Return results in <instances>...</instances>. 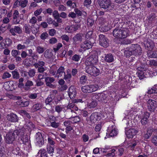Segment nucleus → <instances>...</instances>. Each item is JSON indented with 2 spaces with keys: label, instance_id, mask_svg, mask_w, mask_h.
<instances>
[{
  "label": "nucleus",
  "instance_id": "1",
  "mask_svg": "<svg viewBox=\"0 0 157 157\" xmlns=\"http://www.w3.org/2000/svg\"><path fill=\"white\" fill-rule=\"evenodd\" d=\"M18 138L23 142H26L28 140L26 135H25L23 129L15 130L13 133L10 132L7 134L5 136L6 141L7 143H12L15 139Z\"/></svg>",
  "mask_w": 157,
  "mask_h": 157
},
{
  "label": "nucleus",
  "instance_id": "2",
  "mask_svg": "<svg viewBox=\"0 0 157 157\" xmlns=\"http://www.w3.org/2000/svg\"><path fill=\"white\" fill-rule=\"evenodd\" d=\"M98 2L101 7L109 11L113 7L110 0H98Z\"/></svg>",
  "mask_w": 157,
  "mask_h": 157
},
{
  "label": "nucleus",
  "instance_id": "3",
  "mask_svg": "<svg viewBox=\"0 0 157 157\" xmlns=\"http://www.w3.org/2000/svg\"><path fill=\"white\" fill-rule=\"evenodd\" d=\"M99 86L97 84L87 85L82 87V90L84 93H90L97 90Z\"/></svg>",
  "mask_w": 157,
  "mask_h": 157
},
{
  "label": "nucleus",
  "instance_id": "4",
  "mask_svg": "<svg viewBox=\"0 0 157 157\" xmlns=\"http://www.w3.org/2000/svg\"><path fill=\"white\" fill-rule=\"evenodd\" d=\"M86 71L89 74L94 76L98 75L100 73L99 70L94 66H86Z\"/></svg>",
  "mask_w": 157,
  "mask_h": 157
},
{
  "label": "nucleus",
  "instance_id": "5",
  "mask_svg": "<svg viewBox=\"0 0 157 157\" xmlns=\"http://www.w3.org/2000/svg\"><path fill=\"white\" fill-rule=\"evenodd\" d=\"M93 100H96L101 103H105L108 99L107 96L103 93H99L94 95L92 98Z\"/></svg>",
  "mask_w": 157,
  "mask_h": 157
},
{
  "label": "nucleus",
  "instance_id": "6",
  "mask_svg": "<svg viewBox=\"0 0 157 157\" xmlns=\"http://www.w3.org/2000/svg\"><path fill=\"white\" fill-rule=\"evenodd\" d=\"M130 48L134 55L136 56L141 55L142 50L139 45L138 44H132Z\"/></svg>",
  "mask_w": 157,
  "mask_h": 157
},
{
  "label": "nucleus",
  "instance_id": "7",
  "mask_svg": "<svg viewBox=\"0 0 157 157\" xmlns=\"http://www.w3.org/2000/svg\"><path fill=\"white\" fill-rule=\"evenodd\" d=\"M147 105L148 109L151 112H154L157 106L156 101L151 99L148 100Z\"/></svg>",
  "mask_w": 157,
  "mask_h": 157
},
{
  "label": "nucleus",
  "instance_id": "8",
  "mask_svg": "<svg viewBox=\"0 0 157 157\" xmlns=\"http://www.w3.org/2000/svg\"><path fill=\"white\" fill-rule=\"evenodd\" d=\"M36 137V140L37 145L40 147H41L44 144V141L41 133H37Z\"/></svg>",
  "mask_w": 157,
  "mask_h": 157
},
{
  "label": "nucleus",
  "instance_id": "9",
  "mask_svg": "<svg viewBox=\"0 0 157 157\" xmlns=\"http://www.w3.org/2000/svg\"><path fill=\"white\" fill-rule=\"evenodd\" d=\"M80 27V25L75 24L67 26L65 29L66 31L69 33H72L76 31Z\"/></svg>",
  "mask_w": 157,
  "mask_h": 157
},
{
  "label": "nucleus",
  "instance_id": "10",
  "mask_svg": "<svg viewBox=\"0 0 157 157\" xmlns=\"http://www.w3.org/2000/svg\"><path fill=\"white\" fill-rule=\"evenodd\" d=\"M98 62L97 59L93 56H90L86 59L85 61V64L86 66H91V64H95Z\"/></svg>",
  "mask_w": 157,
  "mask_h": 157
},
{
  "label": "nucleus",
  "instance_id": "11",
  "mask_svg": "<svg viewBox=\"0 0 157 157\" xmlns=\"http://www.w3.org/2000/svg\"><path fill=\"white\" fill-rule=\"evenodd\" d=\"M65 68L63 67H60L57 71L55 77H58L60 78H63L65 77V73L64 71Z\"/></svg>",
  "mask_w": 157,
  "mask_h": 157
},
{
  "label": "nucleus",
  "instance_id": "12",
  "mask_svg": "<svg viewBox=\"0 0 157 157\" xmlns=\"http://www.w3.org/2000/svg\"><path fill=\"white\" fill-rule=\"evenodd\" d=\"M144 42L145 48L147 51L152 50L155 46L154 43L151 40H146Z\"/></svg>",
  "mask_w": 157,
  "mask_h": 157
},
{
  "label": "nucleus",
  "instance_id": "13",
  "mask_svg": "<svg viewBox=\"0 0 157 157\" xmlns=\"http://www.w3.org/2000/svg\"><path fill=\"white\" fill-rule=\"evenodd\" d=\"M55 80L54 78L50 77H46L45 80L47 86L52 88H53L55 87V85L52 84V83L54 82Z\"/></svg>",
  "mask_w": 157,
  "mask_h": 157
},
{
  "label": "nucleus",
  "instance_id": "14",
  "mask_svg": "<svg viewBox=\"0 0 157 157\" xmlns=\"http://www.w3.org/2000/svg\"><path fill=\"white\" fill-rule=\"evenodd\" d=\"M100 114L97 112L94 113L91 115L90 117V121L95 123L97 121L100 120Z\"/></svg>",
  "mask_w": 157,
  "mask_h": 157
},
{
  "label": "nucleus",
  "instance_id": "15",
  "mask_svg": "<svg viewBox=\"0 0 157 157\" xmlns=\"http://www.w3.org/2000/svg\"><path fill=\"white\" fill-rule=\"evenodd\" d=\"M138 132V131L134 128H131L127 131L126 134L127 137L129 138H132Z\"/></svg>",
  "mask_w": 157,
  "mask_h": 157
},
{
  "label": "nucleus",
  "instance_id": "16",
  "mask_svg": "<svg viewBox=\"0 0 157 157\" xmlns=\"http://www.w3.org/2000/svg\"><path fill=\"white\" fill-rule=\"evenodd\" d=\"M37 58V56L30 53V62H31L30 64L33 65L36 68L38 67V63H36Z\"/></svg>",
  "mask_w": 157,
  "mask_h": 157
},
{
  "label": "nucleus",
  "instance_id": "17",
  "mask_svg": "<svg viewBox=\"0 0 157 157\" xmlns=\"http://www.w3.org/2000/svg\"><path fill=\"white\" fill-rule=\"evenodd\" d=\"M68 94L70 98H74L76 95L75 88L73 86H71L69 88Z\"/></svg>",
  "mask_w": 157,
  "mask_h": 157
},
{
  "label": "nucleus",
  "instance_id": "18",
  "mask_svg": "<svg viewBox=\"0 0 157 157\" xmlns=\"http://www.w3.org/2000/svg\"><path fill=\"white\" fill-rule=\"evenodd\" d=\"M28 3L26 0H17L14 3V5L16 6H20L22 7H25Z\"/></svg>",
  "mask_w": 157,
  "mask_h": 157
},
{
  "label": "nucleus",
  "instance_id": "19",
  "mask_svg": "<svg viewBox=\"0 0 157 157\" xmlns=\"http://www.w3.org/2000/svg\"><path fill=\"white\" fill-rule=\"evenodd\" d=\"M92 45L93 44L89 41V40H86L82 43L81 47L85 49H88L91 48Z\"/></svg>",
  "mask_w": 157,
  "mask_h": 157
},
{
  "label": "nucleus",
  "instance_id": "20",
  "mask_svg": "<svg viewBox=\"0 0 157 157\" xmlns=\"http://www.w3.org/2000/svg\"><path fill=\"white\" fill-rule=\"evenodd\" d=\"M105 61L108 63H111L114 60V56L111 53L105 55L104 58Z\"/></svg>",
  "mask_w": 157,
  "mask_h": 157
},
{
  "label": "nucleus",
  "instance_id": "21",
  "mask_svg": "<svg viewBox=\"0 0 157 157\" xmlns=\"http://www.w3.org/2000/svg\"><path fill=\"white\" fill-rule=\"evenodd\" d=\"M150 116V114L147 112L144 113L143 117L141 120V123L143 125L146 124L148 121V118Z\"/></svg>",
  "mask_w": 157,
  "mask_h": 157
},
{
  "label": "nucleus",
  "instance_id": "22",
  "mask_svg": "<svg viewBox=\"0 0 157 157\" xmlns=\"http://www.w3.org/2000/svg\"><path fill=\"white\" fill-rule=\"evenodd\" d=\"M7 118L8 120L12 122H15L17 121V115L13 113L8 114L7 116Z\"/></svg>",
  "mask_w": 157,
  "mask_h": 157
},
{
  "label": "nucleus",
  "instance_id": "23",
  "mask_svg": "<svg viewBox=\"0 0 157 157\" xmlns=\"http://www.w3.org/2000/svg\"><path fill=\"white\" fill-rule=\"evenodd\" d=\"M10 32L13 35H15V33L20 34L21 33L22 30L19 27L15 26L14 28L10 29Z\"/></svg>",
  "mask_w": 157,
  "mask_h": 157
},
{
  "label": "nucleus",
  "instance_id": "24",
  "mask_svg": "<svg viewBox=\"0 0 157 157\" xmlns=\"http://www.w3.org/2000/svg\"><path fill=\"white\" fill-rule=\"evenodd\" d=\"M121 30L116 28L113 31V35L116 38H121Z\"/></svg>",
  "mask_w": 157,
  "mask_h": 157
},
{
  "label": "nucleus",
  "instance_id": "25",
  "mask_svg": "<svg viewBox=\"0 0 157 157\" xmlns=\"http://www.w3.org/2000/svg\"><path fill=\"white\" fill-rule=\"evenodd\" d=\"M152 50L147 51V56L150 58H155L157 57V51H152Z\"/></svg>",
  "mask_w": 157,
  "mask_h": 157
},
{
  "label": "nucleus",
  "instance_id": "26",
  "mask_svg": "<svg viewBox=\"0 0 157 157\" xmlns=\"http://www.w3.org/2000/svg\"><path fill=\"white\" fill-rule=\"evenodd\" d=\"M121 36V38H125L129 35V31L128 29L126 28L123 29L122 30Z\"/></svg>",
  "mask_w": 157,
  "mask_h": 157
},
{
  "label": "nucleus",
  "instance_id": "27",
  "mask_svg": "<svg viewBox=\"0 0 157 157\" xmlns=\"http://www.w3.org/2000/svg\"><path fill=\"white\" fill-rule=\"evenodd\" d=\"M75 110L73 109H67V114L70 118H72L73 117L76 115V113L75 112Z\"/></svg>",
  "mask_w": 157,
  "mask_h": 157
},
{
  "label": "nucleus",
  "instance_id": "28",
  "mask_svg": "<svg viewBox=\"0 0 157 157\" xmlns=\"http://www.w3.org/2000/svg\"><path fill=\"white\" fill-rule=\"evenodd\" d=\"M133 55L132 52L131 48H127L124 51V55L126 57H128Z\"/></svg>",
  "mask_w": 157,
  "mask_h": 157
},
{
  "label": "nucleus",
  "instance_id": "29",
  "mask_svg": "<svg viewBox=\"0 0 157 157\" xmlns=\"http://www.w3.org/2000/svg\"><path fill=\"white\" fill-rule=\"evenodd\" d=\"M44 57L47 58H51L52 56V50L50 49H47L44 53Z\"/></svg>",
  "mask_w": 157,
  "mask_h": 157
},
{
  "label": "nucleus",
  "instance_id": "30",
  "mask_svg": "<svg viewBox=\"0 0 157 157\" xmlns=\"http://www.w3.org/2000/svg\"><path fill=\"white\" fill-rule=\"evenodd\" d=\"M73 102L71 103H69L67 106V109H73L75 111H77L78 110V108L75 105Z\"/></svg>",
  "mask_w": 157,
  "mask_h": 157
},
{
  "label": "nucleus",
  "instance_id": "31",
  "mask_svg": "<svg viewBox=\"0 0 157 157\" xmlns=\"http://www.w3.org/2000/svg\"><path fill=\"white\" fill-rule=\"evenodd\" d=\"M54 98V96L52 94L49 95L46 99L45 102L46 105L49 104Z\"/></svg>",
  "mask_w": 157,
  "mask_h": 157
},
{
  "label": "nucleus",
  "instance_id": "32",
  "mask_svg": "<svg viewBox=\"0 0 157 157\" xmlns=\"http://www.w3.org/2000/svg\"><path fill=\"white\" fill-rule=\"evenodd\" d=\"M100 45L104 47H107L108 46L109 43L107 40H99Z\"/></svg>",
  "mask_w": 157,
  "mask_h": 157
},
{
  "label": "nucleus",
  "instance_id": "33",
  "mask_svg": "<svg viewBox=\"0 0 157 157\" xmlns=\"http://www.w3.org/2000/svg\"><path fill=\"white\" fill-rule=\"evenodd\" d=\"M41 108V105L40 104L37 103L33 106L32 108V110L33 112H34L39 110Z\"/></svg>",
  "mask_w": 157,
  "mask_h": 157
},
{
  "label": "nucleus",
  "instance_id": "34",
  "mask_svg": "<svg viewBox=\"0 0 157 157\" xmlns=\"http://www.w3.org/2000/svg\"><path fill=\"white\" fill-rule=\"evenodd\" d=\"M110 132L109 133V135L111 137H113L116 136L117 134V132L115 128L111 129V127H110Z\"/></svg>",
  "mask_w": 157,
  "mask_h": 157
},
{
  "label": "nucleus",
  "instance_id": "35",
  "mask_svg": "<svg viewBox=\"0 0 157 157\" xmlns=\"http://www.w3.org/2000/svg\"><path fill=\"white\" fill-rule=\"evenodd\" d=\"M148 93L149 94H157V87L154 86L148 91Z\"/></svg>",
  "mask_w": 157,
  "mask_h": 157
},
{
  "label": "nucleus",
  "instance_id": "36",
  "mask_svg": "<svg viewBox=\"0 0 157 157\" xmlns=\"http://www.w3.org/2000/svg\"><path fill=\"white\" fill-rule=\"evenodd\" d=\"M110 28L108 25L101 26L99 28V30L101 32H106L110 29Z\"/></svg>",
  "mask_w": 157,
  "mask_h": 157
},
{
  "label": "nucleus",
  "instance_id": "37",
  "mask_svg": "<svg viewBox=\"0 0 157 157\" xmlns=\"http://www.w3.org/2000/svg\"><path fill=\"white\" fill-rule=\"evenodd\" d=\"M39 154H40L41 157H47V153L44 149H41L38 152Z\"/></svg>",
  "mask_w": 157,
  "mask_h": 157
},
{
  "label": "nucleus",
  "instance_id": "38",
  "mask_svg": "<svg viewBox=\"0 0 157 157\" xmlns=\"http://www.w3.org/2000/svg\"><path fill=\"white\" fill-rule=\"evenodd\" d=\"M61 43H59L54 46L53 50L55 52H57L62 47Z\"/></svg>",
  "mask_w": 157,
  "mask_h": 157
},
{
  "label": "nucleus",
  "instance_id": "39",
  "mask_svg": "<svg viewBox=\"0 0 157 157\" xmlns=\"http://www.w3.org/2000/svg\"><path fill=\"white\" fill-rule=\"evenodd\" d=\"M87 78L86 75H83L80 78V82L82 84H85L87 82Z\"/></svg>",
  "mask_w": 157,
  "mask_h": 157
},
{
  "label": "nucleus",
  "instance_id": "40",
  "mask_svg": "<svg viewBox=\"0 0 157 157\" xmlns=\"http://www.w3.org/2000/svg\"><path fill=\"white\" fill-rule=\"evenodd\" d=\"M67 5L69 7L72 8H75L76 6V4L75 3L72 2V1L71 0H69L67 2Z\"/></svg>",
  "mask_w": 157,
  "mask_h": 157
},
{
  "label": "nucleus",
  "instance_id": "41",
  "mask_svg": "<svg viewBox=\"0 0 157 157\" xmlns=\"http://www.w3.org/2000/svg\"><path fill=\"white\" fill-rule=\"evenodd\" d=\"M47 151L49 154H51L54 152L53 147L50 145H47Z\"/></svg>",
  "mask_w": 157,
  "mask_h": 157
},
{
  "label": "nucleus",
  "instance_id": "42",
  "mask_svg": "<svg viewBox=\"0 0 157 157\" xmlns=\"http://www.w3.org/2000/svg\"><path fill=\"white\" fill-rule=\"evenodd\" d=\"M97 105V103L96 101H93L90 103L88 104V106L90 108H94Z\"/></svg>",
  "mask_w": 157,
  "mask_h": 157
},
{
  "label": "nucleus",
  "instance_id": "43",
  "mask_svg": "<svg viewBox=\"0 0 157 157\" xmlns=\"http://www.w3.org/2000/svg\"><path fill=\"white\" fill-rule=\"evenodd\" d=\"M120 42L119 43L121 44H128L131 43L130 40H119Z\"/></svg>",
  "mask_w": 157,
  "mask_h": 157
},
{
  "label": "nucleus",
  "instance_id": "44",
  "mask_svg": "<svg viewBox=\"0 0 157 157\" xmlns=\"http://www.w3.org/2000/svg\"><path fill=\"white\" fill-rule=\"evenodd\" d=\"M12 82H6L4 83V84L3 85V87L4 89L6 90H10V86L9 85V84L10 83H12Z\"/></svg>",
  "mask_w": 157,
  "mask_h": 157
},
{
  "label": "nucleus",
  "instance_id": "45",
  "mask_svg": "<svg viewBox=\"0 0 157 157\" xmlns=\"http://www.w3.org/2000/svg\"><path fill=\"white\" fill-rule=\"evenodd\" d=\"M80 59V57L79 55L75 54L74 55L72 58V60L75 62H78Z\"/></svg>",
  "mask_w": 157,
  "mask_h": 157
},
{
  "label": "nucleus",
  "instance_id": "46",
  "mask_svg": "<svg viewBox=\"0 0 157 157\" xmlns=\"http://www.w3.org/2000/svg\"><path fill=\"white\" fill-rule=\"evenodd\" d=\"M152 132L151 130H148L146 134L144 135V137L145 139H148L151 135Z\"/></svg>",
  "mask_w": 157,
  "mask_h": 157
},
{
  "label": "nucleus",
  "instance_id": "47",
  "mask_svg": "<svg viewBox=\"0 0 157 157\" xmlns=\"http://www.w3.org/2000/svg\"><path fill=\"white\" fill-rule=\"evenodd\" d=\"M115 150L114 149L112 150L107 155V157H113L115 155Z\"/></svg>",
  "mask_w": 157,
  "mask_h": 157
},
{
  "label": "nucleus",
  "instance_id": "48",
  "mask_svg": "<svg viewBox=\"0 0 157 157\" xmlns=\"http://www.w3.org/2000/svg\"><path fill=\"white\" fill-rule=\"evenodd\" d=\"M42 11V9L40 8L39 9H38L35 11L34 12V14L35 16H37L41 14Z\"/></svg>",
  "mask_w": 157,
  "mask_h": 157
},
{
  "label": "nucleus",
  "instance_id": "49",
  "mask_svg": "<svg viewBox=\"0 0 157 157\" xmlns=\"http://www.w3.org/2000/svg\"><path fill=\"white\" fill-rule=\"evenodd\" d=\"M6 40H3L0 43L1 47L3 48L6 47V45H9L10 44H8L7 43V41H6Z\"/></svg>",
  "mask_w": 157,
  "mask_h": 157
},
{
  "label": "nucleus",
  "instance_id": "50",
  "mask_svg": "<svg viewBox=\"0 0 157 157\" xmlns=\"http://www.w3.org/2000/svg\"><path fill=\"white\" fill-rule=\"evenodd\" d=\"M94 20L92 19L88 18L87 20V24L89 26H92L94 24Z\"/></svg>",
  "mask_w": 157,
  "mask_h": 157
},
{
  "label": "nucleus",
  "instance_id": "51",
  "mask_svg": "<svg viewBox=\"0 0 157 157\" xmlns=\"http://www.w3.org/2000/svg\"><path fill=\"white\" fill-rule=\"evenodd\" d=\"M7 13V10L6 9L4 8H2L0 9V14L1 15V16L5 15Z\"/></svg>",
  "mask_w": 157,
  "mask_h": 157
},
{
  "label": "nucleus",
  "instance_id": "52",
  "mask_svg": "<svg viewBox=\"0 0 157 157\" xmlns=\"http://www.w3.org/2000/svg\"><path fill=\"white\" fill-rule=\"evenodd\" d=\"M46 76V73H42L39 74L38 75V79L39 80H40L43 79L44 76Z\"/></svg>",
  "mask_w": 157,
  "mask_h": 157
},
{
  "label": "nucleus",
  "instance_id": "53",
  "mask_svg": "<svg viewBox=\"0 0 157 157\" xmlns=\"http://www.w3.org/2000/svg\"><path fill=\"white\" fill-rule=\"evenodd\" d=\"M12 74L13 77L14 78L17 79L19 78V75L18 73L16 71H14L12 72Z\"/></svg>",
  "mask_w": 157,
  "mask_h": 157
},
{
  "label": "nucleus",
  "instance_id": "54",
  "mask_svg": "<svg viewBox=\"0 0 157 157\" xmlns=\"http://www.w3.org/2000/svg\"><path fill=\"white\" fill-rule=\"evenodd\" d=\"M48 144L47 145H50L51 146L54 145L55 142L53 139L51 138L48 137Z\"/></svg>",
  "mask_w": 157,
  "mask_h": 157
},
{
  "label": "nucleus",
  "instance_id": "55",
  "mask_svg": "<svg viewBox=\"0 0 157 157\" xmlns=\"http://www.w3.org/2000/svg\"><path fill=\"white\" fill-rule=\"evenodd\" d=\"M151 141L155 145L157 146V136L155 135L153 136Z\"/></svg>",
  "mask_w": 157,
  "mask_h": 157
},
{
  "label": "nucleus",
  "instance_id": "56",
  "mask_svg": "<svg viewBox=\"0 0 157 157\" xmlns=\"http://www.w3.org/2000/svg\"><path fill=\"white\" fill-rule=\"evenodd\" d=\"M36 51L39 54L43 53L44 51V48L40 46H38L36 48Z\"/></svg>",
  "mask_w": 157,
  "mask_h": 157
},
{
  "label": "nucleus",
  "instance_id": "57",
  "mask_svg": "<svg viewBox=\"0 0 157 157\" xmlns=\"http://www.w3.org/2000/svg\"><path fill=\"white\" fill-rule=\"evenodd\" d=\"M11 75L8 72H5L2 76L3 79H6L7 78H9L10 77Z\"/></svg>",
  "mask_w": 157,
  "mask_h": 157
},
{
  "label": "nucleus",
  "instance_id": "58",
  "mask_svg": "<svg viewBox=\"0 0 157 157\" xmlns=\"http://www.w3.org/2000/svg\"><path fill=\"white\" fill-rule=\"evenodd\" d=\"M73 121L74 123H76L80 121V119L78 116L75 115L74 117H73Z\"/></svg>",
  "mask_w": 157,
  "mask_h": 157
},
{
  "label": "nucleus",
  "instance_id": "59",
  "mask_svg": "<svg viewBox=\"0 0 157 157\" xmlns=\"http://www.w3.org/2000/svg\"><path fill=\"white\" fill-rule=\"evenodd\" d=\"M83 35L82 34L79 33L77 34L74 37L75 39H83Z\"/></svg>",
  "mask_w": 157,
  "mask_h": 157
},
{
  "label": "nucleus",
  "instance_id": "60",
  "mask_svg": "<svg viewBox=\"0 0 157 157\" xmlns=\"http://www.w3.org/2000/svg\"><path fill=\"white\" fill-rule=\"evenodd\" d=\"M52 15L55 18L59 17V14L57 10H54L52 12Z\"/></svg>",
  "mask_w": 157,
  "mask_h": 157
},
{
  "label": "nucleus",
  "instance_id": "61",
  "mask_svg": "<svg viewBox=\"0 0 157 157\" xmlns=\"http://www.w3.org/2000/svg\"><path fill=\"white\" fill-rule=\"evenodd\" d=\"M140 71L138 72V76L140 79H142L145 77V75L143 71Z\"/></svg>",
  "mask_w": 157,
  "mask_h": 157
},
{
  "label": "nucleus",
  "instance_id": "62",
  "mask_svg": "<svg viewBox=\"0 0 157 157\" xmlns=\"http://www.w3.org/2000/svg\"><path fill=\"white\" fill-rule=\"evenodd\" d=\"M55 110L58 113H59L62 111L63 108L61 105H57L55 107Z\"/></svg>",
  "mask_w": 157,
  "mask_h": 157
},
{
  "label": "nucleus",
  "instance_id": "63",
  "mask_svg": "<svg viewBox=\"0 0 157 157\" xmlns=\"http://www.w3.org/2000/svg\"><path fill=\"white\" fill-rule=\"evenodd\" d=\"M19 15V13L17 10H15L13 15V18L14 20L17 18Z\"/></svg>",
  "mask_w": 157,
  "mask_h": 157
},
{
  "label": "nucleus",
  "instance_id": "64",
  "mask_svg": "<svg viewBox=\"0 0 157 157\" xmlns=\"http://www.w3.org/2000/svg\"><path fill=\"white\" fill-rule=\"evenodd\" d=\"M48 36V34L46 33H43L41 35V38L42 39H47Z\"/></svg>",
  "mask_w": 157,
  "mask_h": 157
}]
</instances>
